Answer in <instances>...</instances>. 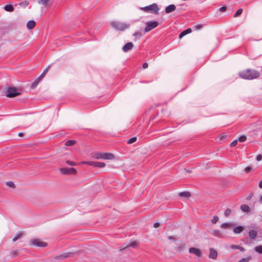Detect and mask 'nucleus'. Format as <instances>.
<instances>
[{"label":"nucleus","mask_w":262,"mask_h":262,"mask_svg":"<svg viewBox=\"0 0 262 262\" xmlns=\"http://www.w3.org/2000/svg\"><path fill=\"white\" fill-rule=\"evenodd\" d=\"M238 75L242 78L246 79L257 78L259 75V73L256 71L249 69L239 72Z\"/></svg>","instance_id":"nucleus-1"},{"label":"nucleus","mask_w":262,"mask_h":262,"mask_svg":"<svg viewBox=\"0 0 262 262\" xmlns=\"http://www.w3.org/2000/svg\"><path fill=\"white\" fill-rule=\"evenodd\" d=\"M92 157L96 159L113 160L115 157L114 154L109 152H95Z\"/></svg>","instance_id":"nucleus-2"},{"label":"nucleus","mask_w":262,"mask_h":262,"mask_svg":"<svg viewBox=\"0 0 262 262\" xmlns=\"http://www.w3.org/2000/svg\"><path fill=\"white\" fill-rule=\"evenodd\" d=\"M111 25L114 29L120 31H123L128 28L130 26L129 24L118 21H112L111 23Z\"/></svg>","instance_id":"nucleus-3"},{"label":"nucleus","mask_w":262,"mask_h":262,"mask_svg":"<svg viewBox=\"0 0 262 262\" xmlns=\"http://www.w3.org/2000/svg\"><path fill=\"white\" fill-rule=\"evenodd\" d=\"M140 9L145 12H149L155 14H158L160 10L158 5L155 3L144 7H141Z\"/></svg>","instance_id":"nucleus-4"},{"label":"nucleus","mask_w":262,"mask_h":262,"mask_svg":"<svg viewBox=\"0 0 262 262\" xmlns=\"http://www.w3.org/2000/svg\"><path fill=\"white\" fill-rule=\"evenodd\" d=\"M20 94L19 90L15 87H9L5 91V95L8 97H14Z\"/></svg>","instance_id":"nucleus-5"},{"label":"nucleus","mask_w":262,"mask_h":262,"mask_svg":"<svg viewBox=\"0 0 262 262\" xmlns=\"http://www.w3.org/2000/svg\"><path fill=\"white\" fill-rule=\"evenodd\" d=\"M31 245L37 246L39 247H45L47 246L48 244L42 240L38 238L31 239L30 241Z\"/></svg>","instance_id":"nucleus-6"},{"label":"nucleus","mask_w":262,"mask_h":262,"mask_svg":"<svg viewBox=\"0 0 262 262\" xmlns=\"http://www.w3.org/2000/svg\"><path fill=\"white\" fill-rule=\"evenodd\" d=\"M146 26L145 28V32H148L151 30L152 29L156 28L158 25L159 23L157 21H148L146 23Z\"/></svg>","instance_id":"nucleus-7"},{"label":"nucleus","mask_w":262,"mask_h":262,"mask_svg":"<svg viewBox=\"0 0 262 262\" xmlns=\"http://www.w3.org/2000/svg\"><path fill=\"white\" fill-rule=\"evenodd\" d=\"M59 171L63 174H75L76 173V170L74 168H61Z\"/></svg>","instance_id":"nucleus-8"},{"label":"nucleus","mask_w":262,"mask_h":262,"mask_svg":"<svg viewBox=\"0 0 262 262\" xmlns=\"http://www.w3.org/2000/svg\"><path fill=\"white\" fill-rule=\"evenodd\" d=\"M189 252L193 254L197 257H201L202 256V251L201 249L195 248L191 247L189 249Z\"/></svg>","instance_id":"nucleus-9"},{"label":"nucleus","mask_w":262,"mask_h":262,"mask_svg":"<svg viewBox=\"0 0 262 262\" xmlns=\"http://www.w3.org/2000/svg\"><path fill=\"white\" fill-rule=\"evenodd\" d=\"M75 253L74 252H67L64 254L58 255L55 257L56 259L62 260L69 257H73Z\"/></svg>","instance_id":"nucleus-10"},{"label":"nucleus","mask_w":262,"mask_h":262,"mask_svg":"<svg viewBox=\"0 0 262 262\" xmlns=\"http://www.w3.org/2000/svg\"><path fill=\"white\" fill-rule=\"evenodd\" d=\"M217 256V251L213 249L210 248L209 249V254L208 255V257L209 258L213 259H216Z\"/></svg>","instance_id":"nucleus-11"},{"label":"nucleus","mask_w":262,"mask_h":262,"mask_svg":"<svg viewBox=\"0 0 262 262\" xmlns=\"http://www.w3.org/2000/svg\"><path fill=\"white\" fill-rule=\"evenodd\" d=\"M52 0H38V3L45 7H49L51 4Z\"/></svg>","instance_id":"nucleus-12"},{"label":"nucleus","mask_w":262,"mask_h":262,"mask_svg":"<svg viewBox=\"0 0 262 262\" xmlns=\"http://www.w3.org/2000/svg\"><path fill=\"white\" fill-rule=\"evenodd\" d=\"M134 47V45L132 42H129L126 43L124 46L122 47V50L124 52H127L129 50H131Z\"/></svg>","instance_id":"nucleus-13"},{"label":"nucleus","mask_w":262,"mask_h":262,"mask_svg":"<svg viewBox=\"0 0 262 262\" xmlns=\"http://www.w3.org/2000/svg\"><path fill=\"white\" fill-rule=\"evenodd\" d=\"M176 9V7L174 5L171 4L167 6L165 9V13L168 14L171 13Z\"/></svg>","instance_id":"nucleus-14"},{"label":"nucleus","mask_w":262,"mask_h":262,"mask_svg":"<svg viewBox=\"0 0 262 262\" xmlns=\"http://www.w3.org/2000/svg\"><path fill=\"white\" fill-rule=\"evenodd\" d=\"M257 232L255 230H251L249 232V236L251 239H254L257 236Z\"/></svg>","instance_id":"nucleus-15"},{"label":"nucleus","mask_w":262,"mask_h":262,"mask_svg":"<svg viewBox=\"0 0 262 262\" xmlns=\"http://www.w3.org/2000/svg\"><path fill=\"white\" fill-rule=\"evenodd\" d=\"M36 23L34 20H30L27 24V27L28 29L31 30L34 28Z\"/></svg>","instance_id":"nucleus-16"},{"label":"nucleus","mask_w":262,"mask_h":262,"mask_svg":"<svg viewBox=\"0 0 262 262\" xmlns=\"http://www.w3.org/2000/svg\"><path fill=\"white\" fill-rule=\"evenodd\" d=\"M211 234L215 236L219 237H221L222 236V234L219 230H213L211 232Z\"/></svg>","instance_id":"nucleus-17"},{"label":"nucleus","mask_w":262,"mask_h":262,"mask_svg":"<svg viewBox=\"0 0 262 262\" xmlns=\"http://www.w3.org/2000/svg\"><path fill=\"white\" fill-rule=\"evenodd\" d=\"M23 236V233L22 232H19L16 233L15 236L13 238L12 241L13 242H16L18 239L21 238Z\"/></svg>","instance_id":"nucleus-18"},{"label":"nucleus","mask_w":262,"mask_h":262,"mask_svg":"<svg viewBox=\"0 0 262 262\" xmlns=\"http://www.w3.org/2000/svg\"><path fill=\"white\" fill-rule=\"evenodd\" d=\"M244 230V228L242 226H238L233 229V232L235 233H239L242 232Z\"/></svg>","instance_id":"nucleus-19"},{"label":"nucleus","mask_w":262,"mask_h":262,"mask_svg":"<svg viewBox=\"0 0 262 262\" xmlns=\"http://www.w3.org/2000/svg\"><path fill=\"white\" fill-rule=\"evenodd\" d=\"M4 9L6 11L12 12L14 10L13 6L12 5H7L5 6Z\"/></svg>","instance_id":"nucleus-20"},{"label":"nucleus","mask_w":262,"mask_h":262,"mask_svg":"<svg viewBox=\"0 0 262 262\" xmlns=\"http://www.w3.org/2000/svg\"><path fill=\"white\" fill-rule=\"evenodd\" d=\"M241 210L244 212H249V207L245 204L242 205L241 206Z\"/></svg>","instance_id":"nucleus-21"},{"label":"nucleus","mask_w":262,"mask_h":262,"mask_svg":"<svg viewBox=\"0 0 262 262\" xmlns=\"http://www.w3.org/2000/svg\"><path fill=\"white\" fill-rule=\"evenodd\" d=\"M232 226L231 223H223L221 225V227L223 229H229Z\"/></svg>","instance_id":"nucleus-22"},{"label":"nucleus","mask_w":262,"mask_h":262,"mask_svg":"<svg viewBox=\"0 0 262 262\" xmlns=\"http://www.w3.org/2000/svg\"><path fill=\"white\" fill-rule=\"evenodd\" d=\"M139 245V243L137 241H134L132 242L129 245H127L128 247L136 248Z\"/></svg>","instance_id":"nucleus-23"},{"label":"nucleus","mask_w":262,"mask_h":262,"mask_svg":"<svg viewBox=\"0 0 262 262\" xmlns=\"http://www.w3.org/2000/svg\"><path fill=\"white\" fill-rule=\"evenodd\" d=\"M180 196L182 197L188 198L190 196V193L189 192H182L180 193Z\"/></svg>","instance_id":"nucleus-24"},{"label":"nucleus","mask_w":262,"mask_h":262,"mask_svg":"<svg viewBox=\"0 0 262 262\" xmlns=\"http://www.w3.org/2000/svg\"><path fill=\"white\" fill-rule=\"evenodd\" d=\"M231 213L232 210L229 208H227L224 212V215L225 216L228 217L231 214Z\"/></svg>","instance_id":"nucleus-25"},{"label":"nucleus","mask_w":262,"mask_h":262,"mask_svg":"<svg viewBox=\"0 0 262 262\" xmlns=\"http://www.w3.org/2000/svg\"><path fill=\"white\" fill-rule=\"evenodd\" d=\"M254 250L258 253L262 254V246H258L255 247Z\"/></svg>","instance_id":"nucleus-26"},{"label":"nucleus","mask_w":262,"mask_h":262,"mask_svg":"<svg viewBox=\"0 0 262 262\" xmlns=\"http://www.w3.org/2000/svg\"><path fill=\"white\" fill-rule=\"evenodd\" d=\"M40 81L38 78H37L31 85V88L34 89L38 84V83Z\"/></svg>","instance_id":"nucleus-27"},{"label":"nucleus","mask_w":262,"mask_h":262,"mask_svg":"<svg viewBox=\"0 0 262 262\" xmlns=\"http://www.w3.org/2000/svg\"><path fill=\"white\" fill-rule=\"evenodd\" d=\"M75 143V141L74 140H69L67 141L65 143L66 146H72Z\"/></svg>","instance_id":"nucleus-28"},{"label":"nucleus","mask_w":262,"mask_h":262,"mask_svg":"<svg viewBox=\"0 0 262 262\" xmlns=\"http://www.w3.org/2000/svg\"><path fill=\"white\" fill-rule=\"evenodd\" d=\"M219 220V218L217 216H214L213 219L211 220V222L213 224H216Z\"/></svg>","instance_id":"nucleus-29"},{"label":"nucleus","mask_w":262,"mask_h":262,"mask_svg":"<svg viewBox=\"0 0 262 262\" xmlns=\"http://www.w3.org/2000/svg\"><path fill=\"white\" fill-rule=\"evenodd\" d=\"M243 12V10L242 9H239L236 12V13H235L234 15V17H236L237 16H238L239 15H240Z\"/></svg>","instance_id":"nucleus-30"},{"label":"nucleus","mask_w":262,"mask_h":262,"mask_svg":"<svg viewBox=\"0 0 262 262\" xmlns=\"http://www.w3.org/2000/svg\"><path fill=\"white\" fill-rule=\"evenodd\" d=\"M29 5V3L27 1H24L19 4V5L24 8L26 7Z\"/></svg>","instance_id":"nucleus-31"},{"label":"nucleus","mask_w":262,"mask_h":262,"mask_svg":"<svg viewBox=\"0 0 262 262\" xmlns=\"http://www.w3.org/2000/svg\"><path fill=\"white\" fill-rule=\"evenodd\" d=\"M251 259V256H249L247 258H244L239 260L238 262H248Z\"/></svg>","instance_id":"nucleus-32"},{"label":"nucleus","mask_w":262,"mask_h":262,"mask_svg":"<svg viewBox=\"0 0 262 262\" xmlns=\"http://www.w3.org/2000/svg\"><path fill=\"white\" fill-rule=\"evenodd\" d=\"M105 166V164L103 162H97V167L99 168H102Z\"/></svg>","instance_id":"nucleus-33"},{"label":"nucleus","mask_w":262,"mask_h":262,"mask_svg":"<svg viewBox=\"0 0 262 262\" xmlns=\"http://www.w3.org/2000/svg\"><path fill=\"white\" fill-rule=\"evenodd\" d=\"M137 140V138L136 137H133L132 138H130L128 141H127V143L128 144H132V143H133L134 142H135Z\"/></svg>","instance_id":"nucleus-34"},{"label":"nucleus","mask_w":262,"mask_h":262,"mask_svg":"<svg viewBox=\"0 0 262 262\" xmlns=\"http://www.w3.org/2000/svg\"><path fill=\"white\" fill-rule=\"evenodd\" d=\"M246 139H247V138L245 136H242L239 138L238 140L239 142H243L245 141Z\"/></svg>","instance_id":"nucleus-35"},{"label":"nucleus","mask_w":262,"mask_h":262,"mask_svg":"<svg viewBox=\"0 0 262 262\" xmlns=\"http://www.w3.org/2000/svg\"><path fill=\"white\" fill-rule=\"evenodd\" d=\"M7 185H8V186H9L10 187H11V188H14L15 187V185H14V183L12 181H9V182H7Z\"/></svg>","instance_id":"nucleus-36"},{"label":"nucleus","mask_w":262,"mask_h":262,"mask_svg":"<svg viewBox=\"0 0 262 262\" xmlns=\"http://www.w3.org/2000/svg\"><path fill=\"white\" fill-rule=\"evenodd\" d=\"M66 163L67 164L71 166H75L76 165V163L75 162L69 160H67L66 161Z\"/></svg>","instance_id":"nucleus-37"},{"label":"nucleus","mask_w":262,"mask_h":262,"mask_svg":"<svg viewBox=\"0 0 262 262\" xmlns=\"http://www.w3.org/2000/svg\"><path fill=\"white\" fill-rule=\"evenodd\" d=\"M88 164L94 167H97V162H89V163H88Z\"/></svg>","instance_id":"nucleus-38"},{"label":"nucleus","mask_w":262,"mask_h":262,"mask_svg":"<svg viewBox=\"0 0 262 262\" xmlns=\"http://www.w3.org/2000/svg\"><path fill=\"white\" fill-rule=\"evenodd\" d=\"M203 26L202 25H198L194 27V28L196 30H200L203 28Z\"/></svg>","instance_id":"nucleus-39"},{"label":"nucleus","mask_w":262,"mask_h":262,"mask_svg":"<svg viewBox=\"0 0 262 262\" xmlns=\"http://www.w3.org/2000/svg\"><path fill=\"white\" fill-rule=\"evenodd\" d=\"M227 137V135H225V134H222L221 135V136H219V140H224V139H225Z\"/></svg>","instance_id":"nucleus-40"},{"label":"nucleus","mask_w":262,"mask_h":262,"mask_svg":"<svg viewBox=\"0 0 262 262\" xmlns=\"http://www.w3.org/2000/svg\"><path fill=\"white\" fill-rule=\"evenodd\" d=\"M187 34V33L184 31L182 32L179 35V38H182L184 36Z\"/></svg>","instance_id":"nucleus-41"},{"label":"nucleus","mask_w":262,"mask_h":262,"mask_svg":"<svg viewBox=\"0 0 262 262\" xmlns=\"http://www.w3.org/2000/svg\"><path fill=\"white\" fill-rule=\"evenodd\" d=\"M187 34V33L184 31L182 32L179 35V38H182L184 36Z\"/></svg>","instance_id":"nucleus-42"},{"label":"nucleus","mask_w":262,"mask_h":262,"mask_svg":"<svg viewBox=\"0 0 262 262\" xmlns=\"http://www.w3.org/2000/svg\"><path fill=\"white\" fill-rule=\"evenodd\" d=\"M187 34V33L184 31L182 32L179 35V38H182L184 36Z\"/></svg>","instance_id":"nucleus-43"},{"label":"nucleus","mask_w":262,"mask_h":262,"mask_svg":"<svg viewBox=\"0 0 262 262\" xmlns=\"http://www.w3.org/2000/svg\"><path fill=\"white\" fill-rule=\"evenodd\" d=\"M237 144V140H234L233 141L231 144H230V146L231 147H234L235 146H236Z\"/></svg>","instance_id":"nucleus-44"},{"label":"nucleus","mask_w":262,"mask_h":262,"mask_svg":"<svg viewBox=\"0 0 262 262\" xmlns=\"http://www.w3.org/2000/svg\"><path fill=\"white\" fill-rule=\"evenodd\" d=\"M18 252L17 250H14L11 252V254L13 256H16L18 255Z\"/></svg>","instance_id":"nucleus-45"},{"label":"nucleus","mask_w":262,"mask_h":262,"mask_svg":"<svg viewBox=\"0 0 262 262\" xmlns=\"http://www.w3.org/2000/svg\"><path fill=\"white\" fill-rule=\"evenodd\" d=\"M262 159V155L259 154L256 156V160L258 161H261Z\"/></svg>","instance_id":"nucleus-46"},{"label":"nucleus","mask_w":262,"mask_h":262,"mask_svg":"<svg viewBox=\"0 0 262 262\" xmlns=\"http://www.w3.org/2000/svg\"><path fill=\"white\" fill-rule=\"evenodd\" d=\"M51 68V66L49 65L48 66L45 70L44 71H43V72L44 73H45L46 74H47V73L48 72V71H49V70Z\"/></svg>","instance_id":"nucleus-47"},{"label":"nucleus","mask_w":262,"mask_h":262,"mask_svg":"<svg viewBox=\"0 0 262 262\" xmlns=\"http://www.w3.org/2000/svg\"><path fill=\"white\" fill-rule=\"evenodd\" d=\"M168 238L169 240L171 241H175L176 240V238L172 236H169L168 237Z\"/></svg>","instance_id":"nucleus-48"},{"label":"nucleus","mask_w":262,"mask_h":262,"mask_svg":"<svg viewBox=\"0 0 262 262\" xmlns=\"http://www.w3.org/2000/svg\"><path fill=\"white\" fill-rule=\"evenodd\" d=\"M230 247V248H231L232 249H238V248H239V246L232 245H231Z\"/></svg>","instance_id":"nucleus-49"},{"label":"nucleus","mask_w":262,"mask_h":262,"mask_svg":"<svg viewBox=\"0 0 262 262\" xmlns=\"http://www.w3.org/2000/svg\"><path fill=\"white\" fill-rule=\"evenodd\" d=\"M45 75L46 74L42 72V73L40 75V76L38 78L39 79V80L41 81L42 79L44 77Z\"/></svg>","instance_id":"nucleus-50"},{"label":"nucleus","mask_w":262,"mask_h":262,"mask_svg":"<svg viewBox=\"0 0 262 262\" xmlns=\"http://www.w3.org/2000/svg\"><path fill=\"white\" fill-rule=\"evenodd\" d=\"M45 75L46 74L42 72V73L40 75V76L38 78L39 79V80L41 81L42 79L44 77Z\"/></svg>","instance_id":"nucleus-51"},{"label":"nucleus","mask_w":262,"mask_h":262,"mask_svg":"<svg viewBox=\"0 0 262 262\" xmlns=\"http://www.w3.org/2000/svg\"><path fill=\"white\" fill-rule=\"evenodd\" d=\"M127 248V245L125 246H121V247H119V250L120 251H123V250Z\"/></svg>","instance_id":"nucleus-52"},{"label":"nucleus","mask_w":262,"mask_h":262,"mask_svg":"<svg viewBox=\"0 0 262 262\" xmlns=\"http://www.w3.org/2000/svg\"><path fill=\"white\" fill-rule=\"evenodd\" d=\"M245 171L246 172H249L251 171V168L249 167H247L245 168Z\"/></svg>","instance_id":"nucleus-53"},{"label":"nucleus","mask_w":262,"mask_h":262,"mask_svg":"<svg viewBox=\"0 0 262 262\" xmlns=\"http://www.w3.org/2000/svg\"><path fill=\"white\" fill-rule=\"evenodd\" d=\"M226 10V8L225 7H222L220 9V11L222 12H223Z\"/></svg>","instance_id":"nucleus-54"},{"label":"nucleus","mask_w":262,"mask_h":262,"mask_svg":"<svg viewBox=\"0 0 262 262\" xmlns=\"http://www.w3.org/2000/svg\"><path fill=\"white\" fill-rule=\"evenodd\" d=\"M134 36H139V37H141L142 36V34L141 33H140V32H136L134 34Z\"/></svg>","instance_id":"nucleus-55"},{"label":"nucleus","mask_w":262,"mask_h":262,"mask_svg":"<svg viewBox=\"0 0 262 262\" xmlns=\"http://www.w3.org/2000/svg\"><path fill=\"white\" fill-rule=\"evenodd\" d=\"M187 33V34L191 32V29L190 28H188L184 31Z\"/></svg>","instance_id":"nucleus-56"},{"label":"nucleus","mask_w":262,"mask_h":262,"mask_svg":"<svg viewBox=\"0 0 262 262\" xmlns=\"http://www.w3.org/2000/svg\"><path fill=\"white\" fill-rule=\"evenodd\" d=\"M148 67V64L147 63H144L143 64V69H146Z\"/></svg>","instance_id":"nucleus-57"},{"label":"nucleus","mask_w":262,"mask_h":262,"mask_svg":"<svg viewBox=\"0 0 262 262\" xmlns=\"http://www.w3.org/2000/svg\"><path fill=\"white\" fill-rule=\"evenodd\" d=\"M159 226H160V224H159V223H155V224H154V227L155 228H158V227H159Z\"/></svg>","instance_id":"nucleus-58"},{"label":"nucleus","mask_w":262,"mask_h":262,"mask_svg":"<svg viewBox=\"0 0 262 262\" xmlns=\"http://www.w3.org/2000/svg\"><path fill=\"white\" fill-rule=\"evenodd\" d=\"M184 247H185V245H181L180 246H179V248L180 249V250H183L184 248Z\"/></svg>","instance_id":"nucleus-59"},{"label":"nucleus","mask_w":262,"mask_h":262,"mask_svg":"<svg viewBox=\"0 0 262 262\" xmlns=\"http://www.w3.org/2000/svg\"><path fill=\"white\" fill-rule=\"evenodd\" d=\"M238 249H239L241 251H245V248H244L243 247H242L241 246H239V248H238Z\"/></svg>","instance_id":"nucleus-60"},{"label":"nucleus","mask_w":262,"mask_h":262,"mask_svg":"<svg viewBox=\"0 0 262 262\" xmlns=\"http://www.w3.org/2000/svg\"><path fill=\"white\" fill-rule=\"evenodd\" d=\"M259 187L260 188H262V180L260 181L259 183Z\"/></svg>","instance_id":"nucleus-61"},{"label":"nucleus","mask_w":262,"mask_h":262,"mask_svg":"<svg viewBox=\"0 0 262 262\" xmlns=\"http://www.w3.org/2000/svg\"><path fill=\"white\" fill-rule=\"evenodd\" d=\"M88 163H89V161H83L81 162L82 164H88Z\"/></svg>","instance_id":"nucleus-62"},{"label":"nucleus","mask_w":262,"mask_h":262,"mask_svg":"<svg viewBox=\"0 0 262 262\" xmlns=\"http://www.w3.org/2000/svg\"><path fill=\"white\" fill-rule=\"evenodd\" d=\"M179 6H182V7H186V6L185 4L180 5Z\"/></svg>","instance_id":"nucleus-63"},{"label":"nucleus","mask_w":262,"mask_h":262,"mask_svg":"<svg viewBox=\"0 0 262 262\" xmlns=\"http://www.w3.org/2000/svg\"><path fill=\"white\" fill-rule=\"evenodd\" d=\"M23 134L22 133H20L18 134L19 136H20V137H21V136H23Z\"/></svg>","instance_id":"nucleus-64"}]
</instances>
